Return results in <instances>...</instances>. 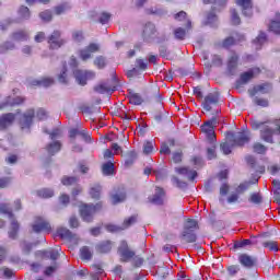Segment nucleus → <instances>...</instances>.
Returning a JSON list of instances; mask_svg holds the SVG:
<instances>
[{
	"label": "nucleus",
	"mask_w": 280,
	"mask_h": 280,
	"mask_svg": "<svg viewBox=\"0 0 280 280\" xmlns=\"http://www.w3.org/2000/svg\"><path fill=\"white\" fill-rule=\"evenodd\" d=\"M228 142L221 143V150L223 154H231V150H233V145H244V143H248L250 139L248 133L246 132H229L226 136Z\"/></svg>",
	"instance_id": "obj_1"
},
{
	"label": "nucleus",
	"mask_w": 280,
	"mask_h": 280,
	"mask_svg": "<svg viewBox=\"0 0 280 280\" xmlns=\"http://www.w3.org/2000/svg\"><path fill=\"white\" fill-rule=\"evenodd\" d=\"M100 209H102V203H96V206L82 205L80 207V213L83 222H93V215H95V212L100 211Z\"/></svg>",
	"instance_id": "obj_2"
},
{
	"label": "nucleus",
	"mask_w": 280,
	"mask_h": 280,
	"mask_svg": "<svg viewBox=\"0 0 280 280\" xmlns=\"http://www.w3.org/2000/svg\"><path fill=\"white\" fill-rule=\"evenodd\" d=\"M0 213H5L11 219V228L9 231V237L11 240H15L16 233H19V222H16V220L13 219L12 210L10 209V207H8V205L2 203V205H0Z\"/></svg>",
	"instance_id": "obj_3"
},
{
	"label": "nucleus",
	"mask_w": 280,
	"mask_h": 280,
	"mask_svg": "<svg viewBox=\"0 0 280 280\" xmlns=\"http://www.w3.org/2000/svg\"><path fill=\"white\" fill-rule=\"evenodd\" d=\"M142 38L145 43H154L156 38H159V31L156 30V25L154 23L148 22L142 31Z\"/></svg>",
	"instance_id": "obj_4"
},
{
	"label": "nucleus",
	"mask_w": 280,
	"mask_h": 280,
	"mask_svg": "<svg viewBox=\"0 0 280 280\" xmlns=\"http://www.w3.org/2000/svg\"><path fill=\"white\" fill-rule=\"evenodd\" d=\"M218 125V120L215 118L206 121L201 126V131L205 132L206 137L213 143L215 141V126Z\"/></svg>",
	"instance_id": "obj_5"
},
{
	"label": "nucleus",
	"mask_w": 280,
	"mask_h": 280,
	"mask_svg": "<svg viewBox=\"0 0 280 280\" xmlns=\"http://www.w3.org/2000/svg\"><path fill=\"white\" fill-rule=\"evenodd\" d=\"M135 222H137V215H132L129 219L125 220L122 223V226H117L115 224H107L106 231H108L109 233H119V231H124L129 226H132Z\"/></svg>",
	"instance_id": "obj_6"
},
{
	"label": "nucleus",
	"mask_w": 280,
	"mask_h": 280,
	"mask_svg": "<svg viewBox=\"0 0 280 280\" xmlns=\"http://www.w3.org/2000/svg\"><path fill=\"white\" fill-rule=\"evenodd\" d=\"M33 231L34 233H49L51 231V225L45 219L37 217L33 224Z\"/></svg>",
	"instance_id": "obj_7"
},
{
	"label": "nucleus",
	"mask_w": 280,
	"mask_h": 280,
	"mask_svg": "<svg viewBox=\"0 0 280 280\" xmlns=\"http://www.w3.org/2000/svg\"><path fill=\"white\" fill-rule=\"evenodd\" d=\"M34 109L26 110L20 118V126L22 130H30L34 121Z\"/></svg>",
	"instance_id": "obj_8"
},
{
	"label": "nucleus",
	"mask_w": 280,
	"mask_h": 280,
	"mask_svg": "<svg viewBox=\"0 0 280 280\" xmlns=\"http://www.w3.org/2000/svg\"><path fill=\"white\" fill-rule=\"evenodd\" d=\"M73 74L77 82L81 84V86H84V84H86V80H93V78H95V72L93 71L75 70Z\"/></svg>",
	"instance_id": "obj_9"
},
{
	"label": "nucleus",
	"mask_w": 280,
	"mask_h": 280,
	"mask_svg": "<svg viewBox=\"0 0 280 280\" xmlns=\"http://www.w3.org/2000/svg\"><path fill=\"white\" fill-rule=\"evenodd\" d=\"M118 253L120 255L121 261H130V259H132V257H135V252H132L128 248V243L126 241H122L120 243Z\"/></svg>",
	"instance_id": "obj_10"
},
{
	"label": "nucleus",
	"mask_w": 280,
	"mask_h": 280,
	"mask_svg": "<svg viewBox=\"0 0 280 280\" xmlns=\"http://www.w3.org/2000/svg\"><path fill=\"white\" fill-rule=\"evenodd\" d=\"M220 97L218 96L217 93H210L208 94L202 102V108L203 110H211V108H213V106H215V104H218Z\"/></svg>",
	"instance_id": "obj_11"
},
{
	"label": "nucleus",
	"mask_w": 280,
	"mask_h": 280,
	"mask_svg": "<svg viewBox=\"0 0 280 280\" xmlns=\"http://www.w3.org/2000/svg\"><path fill=\"white\" fill-rule=\"evenodd\" d=\"M65 40L60 38V32L55 31L49 37H48V45L50 49H60L62 47V44Z\"/></svg>",
	"instance_id": "obj_12"
},
{
	"label": "nucleus",
	"mask_w": 280,
	"mask_h": 280,
	"mask_svg": "<svg viewBox=\"0 0 280 280\" xmlns=\"http://www.w3.org/2000/svg\"><path fill=\"white\" fill-rule=\"evenodd\" d=\"M96 51H100V45L90 44L86 48L79 51V56L81 60H89V58H91V54H95Z\"/></svg>",
	"instance_id": "obj_13"
},
{
	"label": "nucleus",
	"mask_w": 280,
	"mask_h": 280,
	"mask_svg": "<svg viewBox=\"0 0 280 280\" xmlns=\"http://www.w3.org/2000/svg\"><path fill=\"white\" fill-rule=\"evenodd\" d=\"M238 262L244 268H253L257 264V258L248 255V254H241L238 256Z\"/></svg>",
	"instance_id": "obj_14"
},
{
	"label": "nucleus",
	"mask_w": 280,
	"mask_h": 280,
	"mask_svg": "<svg viewBox=\"0 0 280 280\" xmlns=\"http://www.w3.org/2000/svg\"><path fill=\"white\" fill-rule=\"evenodd\" d=\"M236 4L242 8L244 16H253V0H236Z\"/></svg>",
	"instance_id": "obj_15"
},
{
	"label": "nucleus",
	"mask_w": 280,
	"mask_h": 280,
	"mask_svg": "<svg viewBox=\"0 0 280 280\" xmlns=\"http://www.w3.org/2000/svg\"><path fill=\"white\" fill-rule=\"evenodd\" d=\"M16 116L14 114H4L0 117V130H5L11 124L14 122Z\"/></svg>",
	"instance_id": "obj_16"
},
{
	"label": "nucleus",
	"mask_w": 280,
	"mask_h": 280,
	"mask_svg": "<svg viewBox=\"0 0 280 280\" xmlns=\"http://www.w3.org/2000/svg\"><path fill=\"white\" fill-rule=\"evenodd\" d=\"M259 72H260L259 68H253L249 71L244 72L243 74H241V79H240L241 84H246L247 82H250V80H253L255 75H258Z\"/></svg>",
	"instance_id": "obj_17"
},
{
	"label": "nucleus",
	"mask_w": 280,
	"mask_h": 280,
	"mask_svg": "<svg viewBox=\"0 0 280 280\" xmlns=\"http://www.w3.org/2000/svg\"><path fill=\"white\" fill-rule=\"evenodd\" d=\"M57 235L58 237H60L61 240H66L67 242H73V240L77 238V236L71 233V231H69V229L67 228H59L57 230Z\"/></svg>",
	"instance_id": "obj_18"
},
{
	"label": "nucleus",
	"mask_w": 280,
	"mask_h": 280,
	"mask_svg": "<svg viewBox=\"0 0 280 280\" xmlns=\"http://www.w3.org/2000/svg\"><path fill=\"white\" fill-rule=\"evenodd\" d=\"M94 91H96V93H107V95H112L113 93H115V86L110 85L109 82H104L95 86Z\"/></svg>",
	"instance_id": "obj_19"
},
{
	"label": "nucleus",
	"mask_w": 280,
	"mask_h": 280,
	"mask_svg": "<svg viewBox=\"0 0 280 280\" xmlns=\"http://www.w3.org/2000/svg\"><path fill=\"white\" fill-rule=\"evenodd\" d=\"M272 91V85L270 83H262L259 85L254 86L253 91H250L252 97H255L256 93H270Z\"/></svg>",
	"instance_id": "obj_20"
},
{
	"label": "nucleus",
	"mask_w": 280,
	"mask_h": 280,
	"mask_svg": "<svg viewBox=\"0 0 280 280\" xmlns=\"http://www.w3.org/2000/svg\"><path fill=\"white\" fill-rule=\"evenodd\" d=\"M176 172L182 176H186L188 180H194L196 176H198V173L195 170H191L189 167H179V168H176Z\"/></svg>",
	"instance_id": "obj_21"
},
{
	"label": "nucleus",
	"mask_w": 280,
	"mask_h": 280,
	"mask_svg": "<svg viewBox=\"0 0 280 280\" xmlns=\"http://www.w3.org/2000/svg\"><path fill=\"white\" fill-rule=\"evenodd\" d=\"M164 200H165V190H163V188L156 187L155 194L151 199V202H153V205H163Z\"/></svg>",
	"instance_id": "obj_22"
},
{
	"label": "nucleus",
	"mask_w": 280,
	"mask_h": 280,
	"mask_svg": "<svg viewBox=\"0 0 280 280\" xmlns=\"http://www.w3.org/2000/svg\"><path fill=\"white\" fill-rule=\"evenodd\" d=\"M23 102H25V98L22 96H16L14 98L9 96L7 103L2 105L1 108H4V106H19V104H23Z\"/></svg>",
	"instance_id": "obj_23"
},
{
	"label": "nucleus",
	"mask_w": 280,
	"mask_h": 280,
	"mask_svg": "<svg viewBox=\"0 0 280 280\" xmlns=\"http://www.w3.org/2000/svg\"><path fill=\"white\" fill-rule=\"evenodd\" d=\"M51 84H54V79H51V78H44L40 81L35 80V81L32 82L33 86H44V88H47V86H51Z\"/></svg>",
	"instance_id": "obj_24"
},
{
	"label": "nucleus",
	"mask_w": 280,
	"mask_h": 280,
	"mask_svg": "<svg viewBox=\"0 0 280 280\" xmlns=\"http://www.w3.org/2000/svg\"><path fill=\"white\" fill-rule=\"evenodd\" d=\"M78 135H80L82 137V139H84L86 141V143H89V141H91V136L85 130L80 131L78 129H72L70 131V137H78Z\"/></svg>",
	"instance_id": "obj_25"
},
{
	"label": "nucleus",
	"mask_w": 280,
	"mask_h": 280,
	"mask_svg": "<svg viewBox=\"0 0 280 280\" xmlns=\"http://www.w3.org/2000/svg\"><path fill=\"white\" fill-rule=\"evenodd\" d=\"M60 148H62V144L60 143V141H54L47 147L48 154L54 155L56 154V152H60Z\"/></svg>",
	"instance_id": "obj_26"
},
{
	"label": "nucleus",
	"mask_w": 280,
	"mask_h": 280,
	"mask_svg": "<svg viewBox=\"0 0 280 280\" xmlns=\"http://www.w3.org/2000/svg\"><path fill=\"white\" fill-rule=\"evenodd\" d=\"M237 60H238L237 56L235 54H233L228 61V68L232 75H233V71H235V69L237 67Z\"/></svg>",
	"instance_id": "obj_27"
},
{
	"label": "nucleus",
	"mask_w": 280,
	"mask_h": 280,
	"mask_svg": "<svg viewBox=\"0 0 280 280\" xmlns=\"http://www.w3.org/2000/svg\"><path fill=\"white\" fill-rule=\"evenodd\" d=\"M235 40H237V43H242V40H244V35H236V39L234 37H228L223 42V47H231V45H235Z\"/></svg>",
	"instance_id": "obj_28"
},
{
	"label": "nucleus",
	"mask_w": 280,
	"mask_h": 280,
	"mask_svg": "<svg viewBox=\"0 0 280 280\" xmlns=\"http://www.w3.org/2000/svg\"><path fill=\"white\" fill-rule=\"evenodd\" d=\"M102 171L104 176H110V174L115 172V164H113V162H107L103 164Z\"/></svg>",
	"instance_id": "obj_29"
},
{
	"label": "nucleus",
	"mask_w": 280,
	"mask_h": 280,
	"mask_svg": "<svg viewBox=\"0 0 280 280\" xmlns=\"http://www.w3.org/2000/svg\"><path fill=\"white\" fill-rule=\"evenodd\" d=\"M183 238L188 244H191V243L196 242V234L192 231L184 230Z\"/></svg>",
	"instance_id": "obj_30"
},
{
	"label": "nucleus",
	"mask_w": 280,
	"mask_h": 280,
	"mask_svg": "<svg viewBox=\"0 0 280 280\" xmlns=\"http://www.w3.org/2000/svg\"><path fill=\"white\" fill-rule=\"evenodd\" d=\"M43 255L44 257H47L48 259H52L54 261H56V259L60 257V254H58V249L45 250L43 252Z\"/></svg>",
	"instance_id": "obj_31"
},
{
	"label": "nucleus",
	"mask_w": 280,
	"mask_h": 280,
	"mask_svg": "<svg viewBox=\"0 0 280 280\" xmlns=\"http://www.w3.org/2000/svg\"><path fill=\"white\" fill-rule=\"evenodd\" d=\"M267 37H266V33H260L257 38L254 40V45H256V49H261V46L264 45V43H266Z\"/></svg>",
	"instance_id": "obj_32"
},
{
	"label": "nucleus",
	"mask_w": 280,
	"mask_h": 280,
	"mask_svg": "<svg viewBox=\"0 0 280 280\" xmlns=\"http://www.w3.org/2000/svg\"><path fill=\"white\" fill-rule=\"evenodd\" d=\"M126 200V192H116L112 195L113 205H118V202H124Z\"/></svg>",
	"instance_id": "obj_33"
},
{
	"label": "nucleus",
	"mask_w": 280,
	"mask_h": 280,
	"mask_svg": "<svg viewBox=\"0 0 280 280\" xmlns=\"http://www.w3.org/2000/svg\"><path fill=\"white\" fill-rule=\"evenodd\" d=\"M113 244L110 241L103 242L98 245V253H110Z\"/></svg>",
	"instance_id": "obj_34"
},
{
	"label": "nucleus",
	"mask_w": 280,
	"mask_h": 280,
	"mask_svg": "<svg viewBox=\"0 0 280 280\" xmlns=\"http://www.w3.org/2000/svg\"><path fill=\"white\" fill-rule=\"evenodd\" d=\"M37 196L39 198H51L54 196V190L49 188H43L37 191Z\"/></svg>",
	"instance_id": "obj_35"
},
{
	"label": "nucleus",
	"mask_w": 280,
	"mask_h": 280,
	"mask_svg": "<svg viewBox=\"0 0 280 280\" xmlns=\"http://www.w3.org/2000/svg\"><path fill=\"white\" fill-rule=\"evenodd\" d=\"M194 229H198V222L194 219H188L185 223L184 231H194Z\"/></svg>",
	"instance_id": "obj_36"
},
{
	"label": "nucleus",
	"mask_w": 280,
	"mask_h": 280,
	"mask_svg": "<svg viewBox=\"0 0 280 280\" xmlns=\"http://www.w3.org/2000/svg\"><path fill=\"white\" fill-rule=\"evenodd\" d=\"M269 30L270 32H273V34H280V21H271V23L269 24Z\"/></svg>",
	"instance_id": "obj_37"
},
{
	"label": "nucleus",
	"mask_w": 280,
	"mask_h": 280,
	"mask_svg": "<svg viewBox=\"0 0 280 280\" xmlns=\"http://www.w3.org/2000/svg\"><path fill=\"white\" fill-rule=\"evenodd\" d=\"M100 194H102V186H100V185L92 187L90 190V196L92 198H95L96 200H97V198H100Z\"/></svg>",
	"instance_id": "obj_38"
},
{
	"label": "nucleus",
	"mask_w": 280,
	"mask_h": 280,
	"mask_svg": "<svg viewBox=\"0 0 280 280\" xmlns=\"http://www.w3.org/2000/svg\"><path fill=\"white\" fill-rule=\"evenodd\" d=\"M12 49H14V44H12V42H7L0 46V54L12 51Z\"/></svg>",
	"instance_id": "obj_39"
},
{
	"label": "nucleus",
	"mask_w": 280,
	"mask_h": 280,
	"mask_svg": "<svg viewBox=\"0 0 280 280\" xmlns=\"http://www.w3.org/2000/svg\"><path fill=\"white\" fill-rule=\"evenodd\" d=\"M129 102H130V104H135L136 106H140V104H142L143 100L141 98V96L139 94H131L129 96Z\"/></svg>",
	"instance_id": "obj_40"
},
{
	"label": "nucleus",
	"mask_w": 280,
	"mask_h": 280,
	"mask_svg": "<svg viewBox=\"0 0 280 280\" xmlns=\"http://www.w3.org/2000/svg\"><path fill=\"white\" fill-rule=\"evenodd\" d=\"M13 40H27V33L24 31L16 32L12 35Z\"/></svg>",
	"instance_id": "obj_41"
},
{
	"label": "nucleus",
	"mask_w": 280,
	"mask_h": 280,
	"mask_svg": "<svg viewBox=\"0 0 280 280\" xmlns=\"http://www.w3.org/2000/svg\"><path fill=\"white\" fill-rule=\"evenodd\" d=\"M81 259H91V257H93V254L91 253V249H89V247H82L81 250Z\"/></svg>",
	"instance_id": "obj_42"
},
{
	"label": "nucleus",
	"mask_w": 280,
	"mask_h": 280,
	"mask_svg": "<svg viewBox=\"0 0 280 280\" xmlns=\"http://www.w3.org/2000/svg\"><path fill=\"white\" fill-rule=\"evenodd\" d=\"M231 21L233 25H240V23L242 22L240 20V15L237 14V11H235V9L231 10Z\"/></svg>",
	"instance_id": "obj_43"
},
{
	"label": "nucleus",
	"mask_w": 280,
	"mask_h": 280,
	"mask_svg": "<svg viewBox=\"0 0 280 280\" xmlns=\"http://www.w3.org/2000/svg\"><path fill=\"white\" fill-rule=\"evenodd\" d=\"M267 150L268 149L261 143L254 144V152H256V154H266Z\"/></svg>",
	"instance_id": "obj_44"
},
{
	"label": "nucleus",
	"mask_w": 280,
	"mask_h": 280,
	"mask_svg": "<svg viewBox=\"0 0 280 280\" xmlns=\"http://www.w3.org/2000/svg\"><path fill=\"white\" fill-rule=\"evenodd\" d=\"M250 240L237 241L234 243V248H244L245 246H250Z\"/></svg>",
	"instance_id": "obj_45"
},
{
	"label": "nucleus",
	"mask_w": 280,
	"mask_h": 280,
	"mask_svg": "<svg viewBox=\"0 0 280 280\" xmlns=\"http://www.w3.org/2000/svg\"><path fill=\"white\" fill-rule=\"evenodd\" d=\"M94 65L98 68V69H104L106 67V59L104 57H97L94 60Z\"/></svg>",
	"instance_id": "obj_46"
},
{
	"label": "nucleus",
	"mask_w": 280,
	"mask_h": 280,
	"mask_svg": "<svg viewBox=\"0 0 280 280\" xmlns=\"http://www.w3.org/2000/svg\"><path fill=\"white\" fill-rule=\"evenodd\" d=\"M264 246L265 248H269V250H273V253H277L279 250L277 242H266L264 243Z\"/></svg>",
	"instance_id": "obj_47"
},
{
	"label": "nucleus",
	"mask_w": 280,
	"mask_h": 280,
	"mask_svg": "<svg viewBox=\"0 0 280 280\" xmlns=\"http://www.w3.org/2000/svg\"><path fill=\"white\" fill-rule=\"evenodd\" d=\"M186 32L184 28H176L175 32H174V35L175 37L178 39V40H183L186 36Z\"/></svg>",
	"instance_id": "obj_48"
},
{
	"label": "nucleus",
	"mask_w": 280,
	"mask_h": 280,
	"mask_svg": "<svg viewBox=\"0 0 280 280\" xmlns=\"http://www.w3.org/2000/svg\"><path fill=\"white\" fill-rule=\"evenodd\" d=\"M72 38L75 43H81V40H84V34H82V31H75L72 33Z\"/></svg>",
	"instance_id": "obj_49"
},
{
	"label": "nucleus",
	"mask_w": 280,
	"mask_h": 280,
	"mask_svg": "<svg viewBox=\"0 0 280 280\" xmlns=\"http://www.w3.org/2000/svg\"><path fill=\"white\" fill-rule=\"evenodd\" d=\"M19 14L22 19H30V9L27 7H21Z\"/></svg>",
	"instance_id": "obj_50"
},
{
	"label": "nucleus",
	"mask_w": 280,
	"mask_h": 280,
	"mask_svg": "<svg viewBox=\"0 0 280 280\" xmlns=\"http://www.w3.org/2000/svg\"><path fill=\"white\" fill-rule=\"evenodd\" d=\"M62 185H75L78 183V178L75 177H63L61 179Z\"/></svg>",
	"instance_id": "obj_51"
},
{
	"label": "nucleus",
	"mask_w": 280,
	"mask_h": 280,
	"mask_svg": "<svg viewBox=\"0 0 280 280\" xmlns=\"http://www.w3.org/2000/svg\"><path fill=\"white\" fill-rule=\"evenodd\" d=\"M254 103L256 104V106H262L264 108L268 106V100L266 98L255 97Z\"/></svg>",
	"instance_id": "obj_52"
},
{
	"label": "nucleus",
	"mask_w": 280,
	"mask_h": 280,
	"mask_svg": "<svg viewBox=\"0 0 280 280\" xmlns=\"http://www.w3.org/2000/svg\"><path fill=\"white\" fill-rule=\"evenodd\" d=\"M152 150H154V144H152V142H145L143 144V153L144 154H151Z\"/></svg>",
	"instance_id": "obj_53"
},
{
	"label": "nucleus",
	"mask_w": 280,
	"mask_h": 280,
	"mask_svg": "<svg viewBox=\"0 0 280 280\" xmlns=\"http://www.w3.org/2000/svg\"><path fill=\"white\" fill-rule=\"evenodd\" d=\"M218 16L214 15V13H210L207 16L206 25H213V23H217Z\"/></svg>",
	"instance_id": "obj_54"
},
{
	"label": "nucleus",
	"mask_w": 280,
	"mask_h": 280,
	"mask_svg": "<svg viewBox=\"0 0 280 280\" xmlns=\"http://www.w3.org/2000/svg\"><path fill=\"white\" fill-rule=\"evenodd\" d=\"M39 16H40L42 21L49 22V21H51V11H44V12L39 13Z\"/></svg>",
	"instance_id": "obj_55"
},
{
	"label": "nucleus",
	"mask_w": 280,
	"mask_h": 280,
	"mask_svg": "<svg viewBox=\"0 0 280 280\" xmlns=\"http://www.w3.org/2000/svg\"><path fill=\"white\" fill-rule=\"evenodd\" d=\"M59 82H61V84H67V67H63L62 72L59 74Z\"/></svg>",
	"instance_id": "obj_56"
},
{
	"label": "nucleus",
	"mask_w": 280,
	"mask_h": 280,
	"mask_svg": "<svg viewBox=\"0 0 280 280\" xmlns=\"http://www.w3.org/2000/svg\"><path fill=\"white\" fill-rule=\"evenodd\" d=\"M108 21H110V14L102 13L100 16V23H102V25H106V23H108Z\"/></svg>",
	"instance_id": "obj_57"
},
{
	"label": "nucleus",
	"mask_w": 280,
	"mask_h": 280,
	"mask_svg": "<svg viewBox=\"0 0 280 280\" xmlns=\"http://www.w3.org/2000/svg\"><path fill=\"white\" fill-rule=\"evenodd\" d=\"M183 161V152L177 151L173 153V163H180Z\"/></svg>",
	"instance_id": "obj_58"
},
{
	"label": "nucleus",
	"mask_w": 280,
	"mask_h": 280,
	"mask_svg": "<svg viewBox=\"0 0 280 280\" xmlns=\"http://www.w3.org/2000/svg\"><path fill=\"white\" fill-rule=\"evenodd\" d=\"M248 187H250V184L245 183V184H241L237 188H236V194H244L246 191V189H248Z\"/></svg>",
	"instance_id": "obj_59"
},
{
	"label": "nucleus",
	"mask_w": 280,
	"mask_h": 280,
	"mask_svg": "<svg viewBox=\"0 0 280 280\" xmlns=\"http://www.w3.org/2000/svg\"><path fill=\"white\" fill-rule=\"evenodd\" d=\"M249 200L254 202V205H259V202H261V196L259 194H253Z\"/></svg>",
	"instance_id": "obj_60"
},
{
	"label": "nucleus",
	"mask_w": 280,
	"mask_h": 280,
	"mask_svg": "<svg viewBox=\"0 0 280 280\" xmlns=\"http://www.w3.org/2000/svg\"><path fill=\"white\" fill-rule=\"evenodd\" d=\"M175 21H184L187 19V13L185 11H180L179 13L175 14Z\"/></svg>",
	"instance_id": "obj_61"
},
{
	"label": "nucleus",
	"mask_w": 280,
	"mask_h": 280,
	"mask_svg": "<svg viewBox=\"0 0 280 280\" xmlns=\"http://www.w3.org/2000/svg\"><path fill=\"white\" fill-rule=\"evenodd\" d=\"M36 117L39 119V121H43L47 117V112L45 109H38Z\"/></svg>",
	"instance_id": "obj_62"
},
{
	"label": "nucleus",
	"mask_w": 280,
	"mask_h": 280,
	"mask_svg": "<svg viewBox=\"0 0 280 280\" xmlns=\"http://www.w3.org/2000/svg\"><path fill=\"white\" fill-rule=\"evenodd\" d=\"M67 9H69V5L61 4L55 9L56 14H62Z\"/></svg>",
	"instance_id": "obj_63"
},
{
	"label": "nucleus",
	"mask_w": 280,
	"mask_h": 280,
	"mask_svg": "<svg viewBox=\"0 0 280 280\" xmlns=\"http://www.w3.org/2000/svg\"><path fill=\"white\" fill-rule=\"evenodd\" d=\"M272 185H273V187H276L275 194L280 196V182L278 179H273Z\"/></svg>",
	"instance_id": "obj_64"
}]
</instances>
